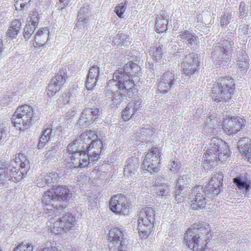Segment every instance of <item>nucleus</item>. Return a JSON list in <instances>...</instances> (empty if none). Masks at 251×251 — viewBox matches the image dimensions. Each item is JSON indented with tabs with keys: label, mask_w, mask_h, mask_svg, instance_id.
Instances as JSON below:
<instances>
[{
	"label": "nucleus",
	"mask_w": 251,
	"mask_h": 251,
	"mask_svg": "<svg viewBox=\"0 0 251 251\" xmlns=\"http://www.w3.org/2000/svg\"><path fill=\"white\" fill-rule=\"evenodd\" d=\"M208 226L209 225H206V224H205L204 223H203L202 224V225L201 226V229L202 230V227H205V232L204 233V234H208V232L210 231V230H208ZM195 226V227H200V226H199V225H196V224H194V226H192V227H194Z\"/></svg>",
	"instance_id": "nucleus-47"
},
{
	"label": "nucleus",
	"mask_w": 251,
	"mask_h": 251,
	"mask_svg": "<svg viewBox=\"0 0 251 251\" xmlns=\"http://www.w3.org/2000/svg\"><path fill=\"white\" fill-rule=\"evenodd\" d=\"M177 38L180 41H187L189 46H192L198 40V37L188 30L183 31L181 34L177 35Z\"/></svg>",
	"instance_id": "nucleus-25"
},
{
	"label": "nucleus",
	"mask_w": 251,
	"mask_h": 251,
	"mask_svg": "<svg viewBox=\"0 0 251 251\" xmlns=\"http://www.w3.org/2000/svg\"><path fill=\"white\" fill-rule=\"evenodd\" d=\"M229 23V22H226V24H227Z\"/></svg>",
	"instance_id": "nucleus-60"
},
{
	"label": "nucleus",
	"mask_w": 251,
	"mask_h": 251,
	"mask_svg": "<svg viewBox=\"0 0 251 251\" xmlns=\"http://www.w3.org/2000/svg\"><path fill=\"white\" fill-rule=\"evenodd\" d=\"M51 133L52 129L50 128H47L44 130L39 141L38 145L39 149H42L44 146L47 145L50 139Z\"/></svg>",
	"instance_id": "nucleus-28"
},
{
	"label": "nucleus",
	"mask_w": 251,
	"mask_h": 251,
	"mask_svg": "<svg viewBox=\"0 0 251 251\" xmlns=\"http://www.w3.org/2000/svg\"><path fill=\"white\" fill-rule=\"evenodd\" d=\"M39 21V14L36 11H32L30 13L28 19V24L37 27Z\"/></svg>",
	"instance_id": "nucleus-33"
},
{
	"label": "nucleus",
	"mask_w": 251,
	"mask_h": 251,
	"mask_svg": "<svg viewBox=\"0 0 251 251\" xmlns=\"http://www.w3.org/2000/svg\"><path fill=\"white\" fill-rule=\"evenodd\" d=\"M237 64L239 68L241 69L244 70L248 67V63L246 60H238Z\"/></svg>",
	"instance_id": "nucleus-45"
},
{
	"label": "nucleus",
	"mask_w": 251,
	"mask_h": 251,
	"mask_svg": "<svg viewBox=\"0 0 251 251\" xmlns=\"http://www.w3.org/2000/svg\"><path fill=\"white\" fill-rule=\"evenodd\" d=\"M100 110L97 107H87L83 110L76 126L79 127H87L92 125L100 116Z\"/></svg>",
	"instance_id": "nucleus-16"
},
{
	"label": "nucleus",
	"mask_w": 251,
	"mask_h": 251,
	"mask_svg": "<svg viewBox=\"0 0 251 251\" xmlns=\"http://www.w3.org/2000/svg\"><path fill=\"white\" fill-rule=\"evenodd\" d=\"M50 35V30L47 27H41L36 32L33 45L38 48L44 46L47 42Z\"/></svg>",
	"instance_id": "nucleus-20"
},
{
	"label": "nucleus",
	"mask_w": 251,
	"mask_h": 251,
	"mask_svg": "<svg viewBox=\"0 0 251 251\" xmlns=\"http://www.w3.org/2000/svg\"><path fill=\"white\" fill-rule=\"evenodd\" d=\"M3 50V43L1 39H0V55Z\"/></svg>",
	"instance_id": "nucleus-52"
},
{
	"label": "nucleus",
	"mask_w": 251,
	"mask_h": 251,
	"mask_svg": "<svg viewBox=\"0 0 251 251\" xmlns=\"http://www.w3.org/2000/svg\"><path fill=\"white\" fill-rule=\"evenodd\" d=\"M84 9V7H82L80 9V11H82L83 9ZM81 14V13H79L78 16ZM87 21V19L86 18H85L84 17H78V22H82V23H86Z\"/></svg>",
	"instance_id": "nucleus-48"
},
{
	"label": "nucleus",
	"mask_w": 251,
	"mask_h": 251,
	"mask_svg": "<svg viewBox=\"0 0 251 251\" xmlns=\"http://www.w3.org/2000/svg\"><path fill=\"white\" fill-rule=\"evenodd\" d=\"M126 248V246L125 245L124 248H119L118 250L115 251H127Z\"/></svg>",
	"instance_id": "nucleus-54"
},
{
	"label": "nucleus",
	"mask_w": 251,
	"mask_h": 251,
	"mask_svg": "<svg viewBox=\"0 0 251 251\" xmlns=\"http://www.w3.org/2000/svg\"><path fill=\"white\" fill-rule=\"evenodd\" d=\"M110 251H115L119 248H124L126 241L124 239L123 231L119 228L113 227L109 231L107 238Z\"/></svg>",
	"instance_id": "nucleus-14"
},
{
	"label": "nucleus",
	"mask_w": 251,
	"mask_h": 251,
	"mask_svg": "<svg viewBox=\"0 0 251 251\" xmlns=\"http://www.w3.org/2000/svg\"><path fill=\"white\" fill-rule=\"evenodd\" d=\"M98 80L87 76L85 87L88 90H92L96 86Z\"/></svg>",
	"instance_id": "nucleus-40"
},
{
	"label": "nucleus",
	"mask_w": 251,
	"mask_h": 251,
	"mask_svg": "<svg viewBox=\"0 0 251 251\" xmlns=\"http://www.w3.org/2000/svg\"><path fill=\"white\" fill-rule=\"evenodd\" d=\"M162 47V45H160L152 48L151 54L154 60H159L162 58L163 54Z\"/></svg>",
	"instance_id": "nucleus-31"
},
{
	"label": "nucleus",
	"mask_w": 251,
	"mask_h": 251,
	"mask_svg": "<svg viewBox=\"0 0 251 251\" xmlns=\"http://www.w3.org/2000/svg\"><path fill=\"white\" fill-rule=\"evenodd\" d=\"M31 0H15V5L17 8L19 5L20 10H24L25 6L28 4Z\"/></svg>",
	"instance_id": "nucleus-41"
},
{
	"label": "nucleus",
	"mask_w": 251,
	"mask_h": 251,
	"mask_svg": "<svg viewBox=\"0 0 251 251\" xmlns=\"http://www.w3.org/2000/svg\"><path fill=\"white\" fill-rule=\"evenodd\" d=\"M168 24V16L164 11H161L156 18L155 29L158 33H163L167 29Z\"/></svg>",
	"instance_id": "nucleus-22"
},
{
	"label": "nucleus",
	"mask_w": 251,
	"mask_h": 251,
	"mask_svg": "<svg viewBox=\"0 0 251 251\" xmlns=\"http://www.w3.org/2000/svg\"><path fill=\"white\" fill-rule=\"evenodd\" d=\"M114 97H116V94H114Z\"/></svg>",
	"instance_id": "nucleus-59"
},
{
	"label": "nucleus",
	"mask_w": 251,
	"mask_h": 251,
	"mask_svg": "<svg viewBox=\"0 0 251 251\" xmlns=\"http://www.w3.org/2000/svg\"><path fill=\"white\" fill-rule=\"evenodd\" d=\"M233 181L238 189L242 192H248L251 189V182L249 179L242 180L240 177H235Z\"/></svg>",
	"instance_id": "nucleus-26"
},
{
	"label": "nucleus",
	"mask_w": 251,
	"mask_h": 251,
	"mask_svg": "<svg viewBox=\"0 0 251 251\" xmlns=\"http://www.w3.org/2000/svg\"><path fill=\"white\" fill-rule=\"evenodd\" d=\"M126 9V2L124 3H121L118 4L114 9V11L118 16L120 18H122V16Z\"/></svg>",
	"instance_id": "nucleus-39"
},
{
	"label": "nucleus",
	"mask_w": 251,
	"mask_h": 251,
	"mask_svg": "<svg viewBox=\"0 0 251 251\" xmlns=\"http://www.w3.org/2000/svg\"><path fill=\"white\" fill-rule=\"evenodd\" d=\"M235 90V84L231 76L220 77L213 84L212 99L216 102H226L232 98Z\"/></svg>",
	"instance_id": "nucleus-3"
},
{
	"label": "nucleus",
	"mask_w": 251,
	"mask_h": 251,
	"mask_svg": "<svg viewBox=\"0 0 251 251\" xmlns=\"http://www.w3.org/2000/svg\"><path fill=\"white\" fill-rule=\"evenodd\" d=\"M203 208H204V206H202V207L200 206V208H201V209H203Z\"/></svg>",
	"instance_id": "nucleus-57"
},
{
	"label": "nucleus",
	"mask_w": 251,
	"mask_h": 251,
	"mask_svg": "<svg viewBox=\"0 0 251 251\" xmlns=\"http://www.w3.org/2000/svg\"><path fill=\"white\" fill-rule=\"evenodd\" d=\"M221 25H224V24H225V22H224V19H222L221 20Z\"/></svg>",
	"instance_id": "nucleus-56"
},
{
	"label": "nucleus",
	"mask_w": 251,
	"mask_h": 251,
	"mask_svg": "<svg viewBox=\"0 0 251 251\" xmlns=\"http://www.w3.org/2000/svg\"><path fill=\"white\" fill-rule=\"evenodd\" d=\"M22 23L18 19L13 20L6 32V36L10 39H15L19 33Z\"/></svg>",
	"instance_id": "nucleus-23"
},
{
	"label": "nucleus",
	"mask_w": 251,
	"mask_h": 251,
	"mask_svg": "<svg viewBox=\"0 0 251 251\" xmlns=\"http://www.w3.org/2000/svg\"><path fill=\"white\" fill-rule=\"evenodd\" d=\"M98 137V135L95 131L86 130L77 136L75 140L69 144L68 148L70 149L74 147L76 150H84Z\"/></svg>",
	"instance_id": "nucleus-13"
},
{
	"label": "nucleus",
	"mask_w": 251,
	"mask_h": 251,
	"mask_svg": "<svg viewBox=\"0 0 251 251\" xmlns=\"http://www.w3.org/2000/svg\"><path fill=\"white\" fill-rule=\"evenodd\" d=\"M100 73V68L96 65L93 66L90 69L87 76L98 80Z\"/></svg>",
	"instance_id": "nucleus-36"
},
{
	"label": "nucleus",
	"mask_w": 251,
	"mask_h": 251,
	"mask_svg": "<svg viewBox=\"0 0 251 251\" xmlns=\"http://www.w3.org/2000/svg\"><path fill=\"white\" fill-rule=\"evenodd\" d=\"M36 27L30 25V24H27L24 28L23 33L25 38L28 39L33 33Z\"/></svg>",
	"instance_id": "nucleus-37"
},
{
	"label": "nucleus",
	"mask_w": 251,
	"mask_h": 251,
	"mask_svg": "<svg viewBox=\"0 0 251 251\" xmlns=\"http://www.w3.org/2000/svg\"><path fill=\"white\" fill-rule=\"evenodd\" d=\"M239 151L244 159L251 164V143L245 144L241 147Z\"/></svg>",
	"instance_id": "nucleus-29"
},
{
	"label": "nucleus",
	"mask_w": 251,
	"mask_h": 251,
	"mask_svg": "<svg viewBox=\"0 0 251 251\" xmlns=\"http://www.w3.org/2000/svg\"><path fill=\"white\" fill-rule=\"evenodd\" d=\"M159 190H160L159 192H157L158 195L166 196V194L168 193V189L167 188V187H164L162 186H159Z\"/></svg>",
	"instance_id": "nucleus-46"
},
{
	"label": "nucleus",
	"mask_w": 251,
	"mask_h": 251,
	"mask_svg": "<svg viewBox=\"0 0 251 251\" xmlns=\"http://www.w3.org/2000/svg\"><path fill=\"white\" fill-rule=\"evenodd\" d=\"M154 212L150 207L142 209L139 213L138 228L139 232H142V237L146 238L151 229L153 227Z\"/></svg>",
	"instance_id": "nucleus-10"
},
{
	"label": "nucleus",
	"mask_w": 251,
	"mask_h": 251,
	"mask_svg": "<svg viewBox=\"0 0 251 251\" xmlns=\"http://www.w3.org/2000/svg\"><path fill=\"white\" fill-rule=\"evenodd\" d=\"M7 197H12V196H10V195H7Z\"/></svg>",
	"instance_id": "nucleus-58"
},
{
	"label": "nucleus",
	"mask_w": 251,
	"mask_h": 251,
	"mask_svg": "<svg viewBox=\"0 0 251 251\" xmlns=\"http://www.w3.org/2000/svg\"><path fill=\"white\" fill-rule=\"evenodd\" d=\"M33 247L31 243L23 242L16 247L13 251H33Z\"/></svg>",
	"instance_id": "nucleus-32"
},
{
	"label": "nucleus",
	"mask_w": 251,
	"mask_h": 251,
	"mask_svg": "<svg viewBox=\"0 0 251 251\" xmlns=\"http://www.w3.org/2000/svg\"><path fill=\"white\" fill-rule=\"evenodd\" d=\"M106 89L112 93L115 92L121 96H127L130 98L138 92L134 80L122 68L116 70L113 75V78L107 81Z\"/></svg>",
	"instance_id": "nucleus-1"
},
{
	"label": "nucleus",
	"mask_w": 251,
	"mask_h": 251,
	"mask_svg": "<svg viewBox=\"0 0 251 251\" xmlns=\"http://www.w3.org/2000/svg\"><path fill=\"white\" fill-rule=\"evenodd\" d=\"M33 108L29 104L19 105L11 118L12 126L17 130L24 131L30 128L33 121Z\"/></svg>",
	"instance_id": "nucleus-5"
},
{
	"label": "nucleus",
	"mask_w": 251,
	"mask_h": 251,
	"mask_svg": "<svg viewBox=\"0 0 251 251\" xmlns=\"http://www.w3.org/2000/svg\"><path fill=\"white\" fill-rule=\"evenodd\" d=\"M223 177V173H218L209 181L208 188L212 194L217 195L220 193L222 187Z\"/></svg>",
	"instance_id": "nucleus-21"
},
{
	"label": "nucleus",
	"mask_w": 251,
	"mask_h": 251,
	"mask_svg": "<svg viewBox=\"0 0 251 251\" xmlns=\"http://www.w3.org/2000/svg\"><path fill=\"white\" fill-rule=\"evenodd\" d=\"M61 89V88L59 85L57 86L50 82L48 87L47 94L50 97L53 96Z\"/></svg>",
	"instance_id": "nucleus-38"
},
{
	"label": "nucleus",
	"mask_w": 251,
	"mask_h": 251,
	"mask_svg": "<svg viewBox=\"0 0 251 251\" xmlns=\"http://www.w3.org/2000/svg\"><path fill=\"white\" fill-rule=\"evenodd\" d=\"M246 120L239 116L226 115L221 122L222 128L228 135H233L243 129Z\"/></svg>",
	"instance_id": "nucleus-11"
},
{
	"label": "nucleus",
	"mask_w": 251,
	"mask_h": 251,
	"mask_svg": "<svg viewBox=\"0 0 251 251\" xmlns=\"http://www.w3.org/2000/svg\"><path fill=\"white\" fill-rule=\"evenodd\" d=\"M129 65L131 69L132 70L131 71V73L132 75H135L138 73L139 67L137 64L133 62H130Z\"/></svg>",
	"instance_id": "nucleus-42"
},
{
	"label": "nucleus",
	"mask_w": 251,
	"mask_h": 251,
	"mask_svg": "<svg viewBox=\"0 0 251 251\" xmlns=\"http://www.w3.org/2000/svg\"><path fill=\"white\" fill-rule=\"evenodd\" d=\"M55 176V173H50L49 174L45 175L43 177L45 181L46 182L47 184H49L52 181V176Z\"/></svg>",
	"instance_id": "nucleus-44"
},
{
	"label": "nucleus",
	"mask_w": 251,
	"mask_h": 251,
	"mask_svg": "<svg viewBox=\"0 0 251 251\" xmlns=\"http://www.w3.org/2000/svg\"><path fill=\"white\" fill-rule=\"evenodd\" d=\"M4 135V131L2 127L1 124L0 123V141L3 138Z\"/></svg>",
	"instance_id": "nucleus-51"
},
{
	"label": "nucleus",
	"mask_w": 251,
	"mask_h": 251,
	"mask_svg": "<svg viewBox=\"0 0 251 251\" xmlns=\"http://www.w3.org/2000/svg\"><path fill=\"white\" fill-rule=\"evenodd\" d=\"M181 72L186 75H194L200 69V62L197 54L187 55L181 64Z\"/></svg>",
	"instance_id": "nucleus-15"
},
{
	"label": "nucleus",
	"mask_w": 251,
	"mask_h": 251,
	"mask_svg": "<svg viewBox=\"0 0 251 251\" xmlns=\"http://www.w3.org/2000/svg\"><path fill=\"white\" fill-rule=\"evenodd\" d=\"M103 147L104 146L102 141L98 137L84 151L88 153L91 161L94 162L98 161L100 158Z\"/></svg>",
	"instance_id": "nucleus-18"
},
{
	"label": "nucleus",
	"mask_w": 251,
	"mask_h": 251,
	"mask_svg": "<svg viewBox=\"0 0 251 251\" xmlns=\"http://www.w3.org/2000/svg\"><path fill=\"white\" fill-rule=\"evenodd\" d=\"M63 208L61 205H44V212L45 214L50 215L57 214V213Z\"/></svg>",
	"instance_id": "nucleus-30"
},
{
	"label": "nucleus",
	"mask_w": 251,
	"mask_h": 251,
	"mask_svg": "<svg viewBox=\"0 0 251 251\" xmlns=\"http://www.w3.org/2000/svg\"><path fill=\"white\" fill-rule=\"evenodd\" d=\"M67 157L65 159V164L71 169H84L87 167L91 160L86 151L75 149L73 147L68 148Z\"/></svg>",
	"instance_id": "nucleus-7"
},
{
	"label": "nucleus",
	"mask_w": 251,
	"mask_h": 251,
	"mask_svg": "<svg viewBox=\"0 0 251 251\" xmlns=\"http://www.w3.org/2000/svg\"><path fill=\"white\" fill-rule=\"evenodd\" d=\"M201 227H190L184 234V241L188 247L194 251H202L206 248L208 243L206 237H201L204 233L201 231Z\"/></svg>",
	"instance_id": "nucleus-6"
},
{
	"label": "nucleus",
	"mask_w": 251,
	"mask_h": 251,
	"mask_svg": "<svg viewBox=\"0 0 251 251\" xmlns=\"http://www.w3.org/2000/svg\"><path fill=\"white\" fill-rule=\"evenodd\" d=\"M110 209L119 215H127L129 211V205H109Z\"/></svg>",
	"instance_id": "nucleus-27"
},
{
	"label": "nucleus",
	"mask_w": 251,
	"mask_h": 251,
	"mask_svg": "<svg viewBox=\"0 0 251 251\" xmlns=\"http://www.w3.org/2000/svg\"><path fill=\"white\" fill-rule=\"evenodd\" d=\"M178 183H179V182H177V184H176V185H177Z\"/></svg>",
	"instance_id": "nucleus-62"
},
{
	"label": "nucleus",
	"mask_w": 251,
	"mask_h": 251,
	"mask_svg": "<svg viewBox=\"0 0 251 251\" xmlns=\"http://www.w3.org/2000/svg\"><path fill=\"white\" fill-rule=\"evenodd\" d=\"M68 78L67 70L65 68H61L59 70L56 75L53 77L50 82L53 84L59 86L62 88Z\"/></svg>",
	"instance_id": "nucleus-24"
},
{
	"label": "nucleus",
	"mask_w": 251,
	"mask_h": 251,
	"mask_svg": "<svg viewBox=\"0 0 251 251\" xmlns=\"http://www.w3.org/2000/svg\"><path fill=\"white\" fill-rule=\"evenodd\" d=\"M145 131H150V129L148 128H142L141 129H140L139 133H142V132L145 133Z\"/></svg>",
	"instance_id": "nucleus-53"
},
{
	"label": "nucleus",
	"mask_w": 251,
	"mask_h": 251,
	"mask_svg": "<svg viewBox=\"0 0 251 251\" xmlns=\"http://www.w3.org/2000/svg\"><path fill=\"white\" fill-rule=\"evenodd\" d=\"M125 174L128 175V174L133 173V172L130 170V166L127 165L124 170Z\"/></svg>",
	"instance_id": "nucleus-50"
},
{
	"label": "nucleus",
	"mask_w": 251,
	"mask_h": 251,
	"mask_svg": "<svg viewBox=\"0 0 251 251\" xmlns=\"http://www.w3.org/2000/svg\"><path fill=\"white\" fill-rule=\"evenodd\" d=\"M161 152L160 148H151L143 161V168L151 174L158 173L160 170Z\"/></svg>",
	"instance_id": "nucleus-9"
},
{
	"label": "nucleus",
	"mask_w": 251,
	"mask_h": 251,
	"mask_svg": "<svg viewBox=\"0 0 251 251\" xmlns=\"http://www.w3.org/2000/svg\"><path fill=\"white\" fill-rule=\"evenodd\" d=\"M175 75L174 72L168 71L162 75L158 86V89L160 93L165 94L168 92L175 81Z\"/></svg>",
	"instance_id": "nucleus-17"
},
{
	"label": "nucleus",
	"mask_w": 251,
	"mask_h": 251,
	"mask_svg": "<svg viewBox=\"0 0 251 251\" xmlns=\"http://www.w3.org/2000/svg\"><path fill=\"white\" fill-rule=\"evenodd\" d=\"M37 185L39 187H43L46 186L47 185L46 182L45 181L43 176H41L39 177L36 180Z\"/></svg>",
	"instance_id": "nucleus-43"
},
{
	"label": "nucleus",
	"mask_w": 251,
	"mask_h": 251,
	"mask_svg": "<svg viewBox=\"0 0 251 251\" xmlns=\"http://www.w3.org/2000/svg\"><path fill=\"white\" fill-rule=\"evenodd\" d=\"M127 36L125 33H118L113 39V43L115 45H123L126 41Z\"/></svg>",
	"instance_id": "nucleus-34"
},
{
	"label": "nucleus",
	"mask_w": 251,
	"mask_h": 251,
	"mask_svg": "<svg viewBox=\"0 0 251 251\" xmlns=\"http://www.w3.org/2000/svg\"><path fill=\"white\" fill-rule=\"evenodd\" d=\"M171 165H172V167L173 168L175 166V167H176L177 166V164L176 163L175 161H173L172 162V163H171Z\"/></svg>",
	"instance_id": "nucleus-55"
},
{
	"label": "nucleus",
	"mask_w": 251,
	"mask_h": 251,
	"mask_svg": "<svg viewBox=\"0 0 251 251\" xmlns=\"http://www.w3.org/2000/svg\"><path fill=\"white\" fill-rule=\"evenodd\" d=\"M240 15H243V14L240 12Z\"/></svg>",
	"instance_id": "nucleus-61"
},
{
	"label": "nucleus",
	"mask_w": 251,
	"mask_h": 251,
	"mask_svg": "<svg viewBox=\"0 0 251 251\" xmlns=\"http://www.w3.org/2000/svg\"><path fill=\"white\" fill-rule=\"evenodd\" d=\"M72 196L71 191L67 186H57L49 189L45 192L42 198L44 203H50L55 201L66 200Z\"/></svg>",
	"instance_id": "nucleus-12"
},
{
	"label": "nucleus",
	"mask_w": 251,
	"mask_h": 251,
	"mask_svg": "<svg viewBox=\"0 0 251 251\" xmlns=\"http://www.w3.org/2000/svg\"><path fill=\"white\" fill-rule=\"evenodd\" d=\"M0 251H2V250L0 248Z\"/></svg>",
	"instance_id": "nucleus-63"
},
{
	"label": "nucleus",
	"mask_w": 251,
	"mask_h": 251,
	"mask_svg": "<svg viewBox=\"0 0 251 251\" xmlns=\"http://www.w3.org/2000/svg\"><path fill=\"white\" fill-rule=\"evenodd\" d=\"M75 217L70 213H67L57 219H51L47 224L50 227L51 232L57 234L68 232L75 226Z\"/></svg>",
	"instance_id": "nucleus-8"
},
{
	"label": "nucleus",
	"mask_w": 251,
	"mask_h": 251,
	"mask_svg": "<svg viewBox=\"0 0 251 251\" xmlns=\"http://www.w3.org/2000/svg\"><path fill=\"white\" fill-rule=\"evenodd\" d=\"M71 1V0H59V2L62 3L64 7L68 6Z\"/></svg>",
	"instance_id": "nucleus-49"
},
{
	"label": "nucleus",
	"mask_w": 251,
	"mask_h": 251,
	"mask_svg": "<svg viewBox=\"0 0 251 251\" xmlns=\"http://www.w3.org/2000/svg\"><path fill=\"white\" fill-rule=\"evenodd\" d=\"M30 169L29 161L22 153H19L15 158L11 160L7 169L0 164V185L7 180L14 182L22 180L27 174Z\"/></svg>",
	"instance_id": "nucleus-2"
},
{
	"label": "nucleus",
	"mask_w": 251,
	"mask_h": 251,
	"mask_svg": "<svg viewBox=\"0 0 251 251\" xmlns=\"http://www.w3.org/2000/svg\"><path fill=\"white\" fill-rule=\"evenodd\" d=\"M126 201V198L122 194H118L113 196L110 201V204H124Z\"/></svg>",
	"instance_id": "nucleus-35"
},
{
	"label": "nucleus",
	"mask_w": 251,
	"mask_h": 251,
	"mask_svg": "<svg viewBox=\"0 0 251 251\" xmlns=\"http://www.w3.org/2000/svg\"><path fill=\"white\" fill-rule=\"evenodd\" d=\"M142 101L141 100H132L129 102L126 107L122 113V119L128 121L132 116L141 107Z\"/></svg>",
	"instance_id": "nucleus-19"
},
{
	"label": "nucleus",
	"mask_w": 251,
	"mask_h": 251,
	"mask_svg": "<svg viewBox=\"0 0 251 251\" xmlns=\"http://www.w3.org/2000/svg\"><path fill=\"white\" fill-rule=\"evenodd\" d=\"M214 139L203 155L204 163H212V165L218 162L226 161L231 154L228 146L224 141L221 139Z\"/></svg>",
	"instance_id": "nucleus-4"
}]
</instances>
